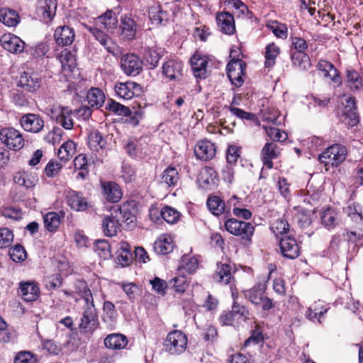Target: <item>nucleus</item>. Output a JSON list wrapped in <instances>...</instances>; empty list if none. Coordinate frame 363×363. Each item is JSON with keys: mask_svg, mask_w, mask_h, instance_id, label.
Listing matches in <instances>:
<instances>
[{"mask_svg": "<svg viewBox=\"0 0 363 363\" xmlns=\"http://www.w3.org/2000/svg\"><path fill=\"white\" fill-rule=\"evenodd\" d=\"M106 144V140L104 139L103 135L99 130H92L89 133L88 145L90 150L93 152L95 157L98 158L99 157L106 156V150L105 147Z\"/></svg>", "mask_w": 363, "mask_h": 363, "instance_id": "6ab92c4d", "label": "nucleus"}, {"mask_svg": "<svg viewBox=\"0 0 363 363\" xmlns=\"http://www.w3.org/2000/svg\"><path fill=\"white\" fill-rule=\"evenodd\" d=\"M11 259L15 262H21L26 259L27 254L25 248L21 244H16L9 250Z\"/></svg>", "mask_w": 363, "mask_h": 363, "instance_id": "0e129e2a", "label": "nucleus"}, {"mask_svg": "<svg viewBox=\"0 0 363 363\" xmlns=\"http://www.w3.org/2000/svg\"><path fill=\"white\" fill-rule=\"evenodd\" d=\"M66 203L67 206L74 211H85L95 210L94 205L88 199L84 197L83 193L74 190H69L66 194Z\"/></svg>", "mask_w": 363, "mask_h": 363, "instance_id": "6e6552de", "label": "nucleus"}, {"mask_svg": "<svg viewBox=\"0 0 363 363\" xmlns=\"http://www.w3.org/2000/svg\"><path fill=\"white\" fill-rule=\"evenodd\" d=\"M40 291L38 284L35 281H21L18 294L24 301L32 302L40 296Z\"/></svg>", "mask_w": 363, "mask_h": 363, "instance_id": "dca6fc26", "label": "nucleus"}, {"mask_svg": "<svg viewBox=\"0 0 363 363\" xmlns=\"http://www.w3.org/2000/svg\"><path fill=\"white\" fill-rule=\"evenodd\" d=\"M290 57L294 67L301 71L308 70L311 66V60L308 54L303 52H293L291 50Z\"/></svg>", "mask_w": 363, "mask_h": 363, "instance_id": "58836bf2", "label": "nucleus"}, {"mask_svg": "<svg viewBox=\"0 0 363 363\" xmlns=\"http://www.w3.org/2000/svg\"><path fill=\"white\" fill-rule=\"evenodd\" d=\"M99 322L96 308H84L79 328L81 333L91 334L99 327Z\"/></svg>", "mask_w": 363, "mask_h": 363, "instance_id": "f8f14e48", "label": "nucleus"}, {"mask_svg": "<svg viewBox=\"0 0 363 363\" xmlns=\"http://www.w3.org/2000/svg\"><path fill=\"white\" fill-rule=\"evenodd\" d=\"M75 39L74 29L68 26H58L54 33V40L60 46H68L73 43Z\"/></svg>", "mask_w": 363, "mask_h": 363, "instance_id": "b1692460", "label": "nucleus"}, {"mask_svg": "<svg viewBox=\"0 0 363 363\" xmlns=\"http://www.w3.org/2000/svg\"><path fill=\"white\" fill-rule=\"evenodd\" d=\"M149 17L152 24L164 25L168 21V13L162 9L161 6L154 5L149 9Z\"/></svg>", "mask_w": 363, "mask_h": 363, "instance_id": "37998d69", "label": "nucleus"}, {"mask_svg": "<svg viewBox=\"0 0 363 363\" xmlns=\"http://www.w3.org/2000/svg\"><path fill=\"white\" fill-rule=\"evenodd\" d=\"M199 267L198 259L194 256L184 255L182 257L179 268L184 269L189 274L196 272Z\"/></svg>", "mask_w": 363, "mask_h": 363, "instance_id": "6e6d98bb", "label": "nucleus"}, {"mask_svg": "<svg viewBox=\"0 0 363 363\" xmlns=\"http://www.w3.org/2000/svg\"><path fill=\"white\" fill-rule=\"evenodd\" d=\"M128 343V337L122 333H111L104 340V346L109 350H121L124 349Z\"/></svg>", "mask_w": 363, "mask_h": 363, "instance_id": "c85d7f7f", "label": "nucleus"}, {"mask_svg": "<svg viewBox=\"0 0 363 363\" xmlns=\"http://www.w3.org/2000/svg\"><path fill=\"white\" fill-rule=\"evenodd\" d=\"M14 363H36L35 355L28 351H21L18 352L13 360Z\"/></svg>", "mask_w": 363, "mask_h": 363, "instance_id": "774afa93", "label": "nucleus"}, {"mask_svg": "<svg viewBox=\"0 0 363 363\" xmlns=\"http://www.w3.org/2000/svg\"><path fill=\"white\" fill-rule=\"evenodd\" d=\"M190 63L194 76L196 78L205 79L207 77V65L208 58L201 52L196 51L190 59Z\"/></svg>", "mask_w": 363, "mask_h": 363, "instance_id": "aec40b11", "label": "nucleus"}, {"mask_svg": "<svg viewBox=\"0 0 363 363\" xmlns=\"http://www.w3.org/2000/svg\"><path fill=\"white\" fill-rule=\"evenodd\" d=\"M346 82L351 90H357L362 86V79L354 69L347 70Z\"/></svg>", "mask_w": 363, "mask_h": 363, "instance_id": "13d9d810", "label": "nucleus"}, {"mask_svg": "<svg viewBox=\"0 0 363 363\" xmlns=\"http://www.w3.org/2000/svg\"><path fill=\"white\" fill-rule=\"evenodd\" d=\"M118 211L121 221L127 228L132 229L136 226L137 217L133 213L134 208L130 202L127 201L121 204Z\"/></svg>", "mask_w": 363, "mask_h": 363, "instance_id": "c756f323", "label": "nucleus"}, {"mask_svg": "<svg viewBox=\"0 0 363 363\" xmlns=\"http://www.w3.org/2000/svg\"><path fill=\"white\" fill-rule=\"evenodd\" d=\"M3 48L11 53H20L24 49V42L18 36L8 33L1 38Z\"/></svg>", "mask_w": 363, "mask_h": 363, "instance_id": "a878e982", "label": "nucleus"}, {"mask_svg": "<svg viewBox=\"0 0 363 363\" xmlns=\"http://www.w3.org/2000/svg\"><path fill=\"white\" fill-rule=\"evenodd\" d=\"M250 313L245 305L240 304L234 298L231 310L223 311L219 315L218 320L223 326H239L242 323L250 319Z\"/></svg>", "mask_w": 363, "mask_h": 363, "instance_id": "7ed1b4c3", "label": "nucleus"}, {"mask_svg": "<svg viewBox=\"0 0 363 363\" xmlns=\"http://www.w3.org/2000/svg\"><path fill=\"white\" fill-rule=\"evenodd\" d=\"M169 284L178 294H184L189 288L187 278L184 275L174 277L169 281Z\"/></svg>", "mask_w": 363, "mask_h": 363, "instance_id": "bf43d9fd", "label": "nucleus"}, {"mask_svg": "<svg viewBox=\"0 0 363 363\" xmlns=\"http://www.w3.org/2000/svg\"><path fill=\"white\" fill-rule=\"evenodd\" d=\"M267 28L279 38L286 39L288 37V28L286 24L272 21L267 24Z\"/></svg>", "mask_w": 363, "mask_h": 363, "instance_id": "5fc2aeb1", "label": "nucleus"}, {"mask_svg": "<svg viewBox=\"0 0 363 363\" xmlns=\"http://www.w3.org/2000/svg\"><path fill=\"white\" fill-rule=\"evenodd\" d=\"M162 218L169 224L177 223L181 217V213L175 208L165 206L160 211Z\"/></svg>", "mask_w": 363, "mask_h": 363, "instance_id": "864d4df0", "label": "nucleus"}, {"mask_svg": "<svg viewBox=\"0 0 363 363\" xmlns=\"http://www.w3.org/2000/svg\"><path fill=\"white\" fill-rule=\"evenodd\" d=\"M267 281L268 278H263L252 288L244 291L245 298L263 312H269L276 306V302L267 295Z\"/></svg>", "mask_w": 363, "mask_h": 363, "instance_id": "f257e3e1", "label": "nucleus"}, {"mask_svg": "<svg viewBox=\"0 0 363 363\" xmlns=\"http://www.w3.org/2000/svg\"><path fill=\"white\" fill-rule=\"evenodd\" d=\"M106 108L118 116H130L132 114V111L128 106H123L113 99L108 101Z\"/></svg>", "mask_w": 363, "mask_h": 363, "instance_id": "603ef678", "label": "nucleus"}, {"mask_svg": "<svg viewBox=\"0 0 363 363\" xmlns=\"http://www.w3.org/2000/svg\"><path fill=\"white\" fill-rule=\"evenodd\" d=\"M179 180V174L177 169L171 165L169 166L162 173V181L169 186H174Z\"/></svg>", "mask_w": 363, "mask_h": 363, "instance_id": "4d7b16f0", "label": "nucleus"}, {"mask_svg": "<svg viewBox=\"0 0 363 363\" xmlns=\"http://www.w3.org/2000/svg\"><path fill=\"white\" fill-rule=\"evenodd\" d=\"M121 67L125 74L135 77L142 72L143 62L137 55L128 53L122 56Z\"/></svg>", "mask_w": 363, "mask_h": 363, "instance_id": "9d476101", "label": "nucleus"}, {"mask_svg": "<svg viewBox=\"0 0 363 363\" xmlns=\"http://www.w3.org/2000/svg\"><path fill=\"white\" fill-rule=\"evenodd\" d=\"M114 89L119 98L125 100L139 96L143 92L142 86L132 81L117 82L115 84Z\"/></svg>", "mask_w": 363, "mask_h": 363, "instance_id": "9b49d317", "label": "nucleus"}, {"mask_svg": "<svg viewBox=\"0 0 363 363\" xmlns=\"http://www.w3.org/2000/svg\"><path fill=\"white\" fill-rule=\"evenodd\" d=\"M94 251L104 259H108L112 257L111 247L106 240H96L94 242Z\"/></svg>", "mask_w": 363, "mask_h": 363, "instance_id": "3c124183", "label": "nucleus"}, {"mask_svg": "<svg viewBox=\"0 0 363 363\" xmlns=\"http://www.w3.org/2000/svg\"><path fill=\"white\" fill-rule=\"evenodd\" d=\"M238 52L231 50L230 57L231 60L227 65L228 77L231 83L237 87H240L244 82L243 77L245 75L246 64L240 60L236 59Z\"/></svg>", "mask_w": 363, "mask_h": 363, "instance_id": "39448f33", "label": "nucleus"}, {"mask_svg": "<svg viewBox=\"0 0 363 363\" xmlns=\"http://www.w3.org/2000/svg\"><path fill=\"white\" fill-rule=\"evenodd\" d=\"M281 255L286 259H295L301 254V245L293 235H284L278 240Z\"/></svg>", "mask_w": 363, "mask_h": 363, "instance_id": "0eeeda50", "label": "nucleus"}, {"mask_svg": "<svg viewBox=\"0 0 363 363\" xmlns=\"http://www.w3.org/2000/svg\"><path fill=\"white\" fill-rule=\"evenodd\" d=\"M344 116L345 120H348L347 123L349 125L354 126L358 123L359 114L357 113V106L354 97H349L347 100L344 110Z\"/></svg>", "mask_w": 363, "mask_h": 363, "instance_id": "f704fd0d", "label": "nucleus"}, {"mask_svg": "<svg viewBox=\"0 0 363 363\" xmlns=\"http://www.w3.org/2000/svg\"><path fill=\"white\" fill-rule=\"evenodd\" d=\"M174 243L172 238L167 235L160 236L155 242L153 249L158 255H167L173 251Z\"/></svg>", "mask_w": 363, "mask_h": 363, "instance_id": "c9c22d12", "label": "nucleus"}, {"mask_svg": "<svg viewBox=\"0 0 363 363\" xmlns=\"http://www.w3.org/2000/svg\"><path fill=\"white\" fill-rule=\"evenodd\" d=\"M164 50L157 47L148 48L144 52V59L150 69H154L163 56Z\"/></svg>", "mask_w": 363, "mask_h": 363, "instance_id": "a19ab883", "label": "nucleus"}, {"mask_svg": "<svg viewBox=\"0 0 363 363\" xmlns=\"http://www.w3.org/2000/svg\"><path fill=\"white\" fill-rule=\"evenodd\" d=\"M216 19L217 25L223 33L230 35L235 33V18L230 12H218L216 14Z\"/></svg>", "mask_w": 363, "mask_h": 363, "instance_id": "4be33fe9", "label": "nucleus"}, {"mask_svg": "<svg viewBox=\"0 0 363 363\" xmlns=\"http://www.w3.org/2000/svg\"><path fill=\"white\" fill-rule=\"evenodd\" d=\"M347 147L340 143H334L320 153L318 159H345L347 155Z\"/></svg>", "mask_w": 363, "mask_h": 363, "instance_id": "2f4dec72", "label": "nucleus"}, {"mask_svg": "<svg viewBox=\"0 0 363 363\" xmlns=\"http://www.w3.org/2000/svg\"><path fill=\"white\" fill-rule=\"evenodd\" d=\"M316 67L318 70L324 73L325 77L330 78L333 82H340V77L339 76L337 69L330 62L325 60H320Z\"/></svg>", "mask_w": 363, "mask_h": 363, "instance_id": "ea45409f", "label": "nucleus"}, {"mask_svg": "<svg viewBox=\"0 0 363 363\" xmlns=\"http://www.w3.org/2000/svg\"><path fill=\"white\" fill-rule=\"evenodd\" d=\"M237 269L230 263L218 262L214 274V279L223 284H233L235 281L234 274Z\"/></svg>", "mask_w": 363, "mask_h": 363, "instance_id": "4468645a", "label": "nucleus"}, {"mask_svg": "<svg viewBox=\"0 0 363 363\" xmlns=\"http://www.w3.org/2000/svg\"><path fill=\"white\" fill-rule=\"evenodd\" d=\"M101 193L104 199L109 203H116L121 201L123 191L120 186L115 182L101 181Z\"/></svg>", "mask_w": 363, "mask_h": 363, "instance_id": "a211bd4d", "label": "nucleus"}, {"mask_svg": "<svg viewBox=\"0 0 363 363\" xmlns=\"http://www.w3.org/2000/svg\"><path fill=\"white\" fill-rule=\"evenodd\" d=\"M344 211L352 220H359L360 222L363 223V212L359 203L355 202L349 203L344 208Z\"/></svg>", "mask_w": 363, "mask_h": 363, "instance_id": "e2e57ef3", "label": "nucleus"}, {"mask_svg": "<svg viewBox=\"0 0 363 363\" xmlns=\"http://www.w3.org/2000/svg\"><path fill=\"white\" fill-rule=\"evenodd\" d=\"M264 341V335L262 327L256 324L254 329L251 332L250 336L245 341L244 346L247 347L251 343L259 344Z\"/></svg>", "mask_w": 363, "mask_h": 363, "instance_id": "338daca9", "label": "nucleus"}, {"mask_svg": "<svg viewBox=\"0 0 363 363\" xmlns=\"http://www.w3.org/2000/svg\"><path fill=\"white\" fill-rule=\"evenodd\" d=\"M116 251L117 260L122 267L130 265L133 261V254L130 245L127 242H121Z\"/></svg>", "mask_w": 363, "mask_h": 363, "instance_id": "72a5a7b5", "label": "nucleus"}, {"mask_svg": "<svg viewBox=\"0 0 363 363\" xmlns=\"http://www.w3.org/2000/svg\"><path fill=\"white\" fill-rule=\"evenodd\" d=\"M59 213L64 217L65 212L64 211H60L59 213L50 211L44 216V227L48 231L55 233L58 230L61 223V217Z\"/></svg>", "mask_w": 363, "mask_h": 363, "instance_id": "e433bc0d", "label": "nucleus"}, {"mask_svg": "<svg viewBox=\"0 0 363 363\" xmlns=\"http://www.w3.org/2000/svg\"><path fill=\"white\" fill-rule=\"evenodd\" d=\"M20 124L24 130L38 133L43 129L45 122L38 114L27 113L21 117Z\"/></svg>", "mask_w": 363, "mask_h": 363, "instance_id": "f3484780", "label": "nucleus"}, {"mask_svg": "<svg viewBox=\"0 0 363 363\" xmlns=\"http://www.w3.org/2000/svg\"><path fill=\"white\" fill-rule=\"evenodd\" d=\"M271 231L274 234L275 237L279 240V236L289 235L291 228L288 220L284 218H279L274 220L270 225Z\"/></svg>", "mask_w": 363, "mask_h": 363, "instance_id": "c03bdc74", "label": "nucleus"}, {"mask_svg": "<svg viewBox=\"0 0 363 363\" xmlns=\"http://www.w3.org/2000/svg\"><path fill=\"white\" fill-rule=\"evenodd\" d=\"M88 105L96 109L100 108L104 103L105 95L99 88H91L86 94Z\"/></svg>", "mask_w": 363, "mask_h": 363, "instance_id": "de8ad7c7", "label": "nucleus"}, {"mask_svg": "<svg viewBox=\"0 0 363 363\" xmlns=\"http://www.w3.org/2000/svg\"><path fill=\"white\" fill-rule=\"evenodd\" d=\"M94 23L95 26L108 30L116 28L118 19L112 10H108L103 15L97 17Z\"/></svg>", "mask_w": 363, "mask_h": 363, "instance_id": "4c0bfd02", "label": "nucleus"}, {"mask_svg": "<svg viewBox=\"0 0 363 363\" xmlns=\"http://www.w3.org/2000/svg\"><path fill=\"white\" fill-rule=\"evenodd\" d=\"M14 235L11 230L6 227L0 228V249H5L11 246Z\"/></svg>", "mask_w": 363, "mask_h": 363, "instance_id": "680f3d73", "label": "nucleus"}, {"mask_svg": "<svg viewBox=\"0 0 363 363\" xmlns=\"http://www.w3.org/2000/svg\"><path fill=\"white\" fill-rule=\"evenodd\" d=\"M216 153L215 145L208 140L199 141L194 147V154L197 159H213Z\"/></svg>", "mask_w": 363, "mask_h": 363, "instance_id": "7c9ffc66", "label": "nucleus"}, {"mask_svg": "<svg viewBox=\"0 0 363 363\" xmlns=\"http://www.w3.org/2000/svg\"><path fill=\"white\" fill-rule=\"evenodd\" d=\"M224 228L230 234L239 237L243 245L250 246L252 243L255 226L250 222L228 218L224 221Z\"/></svg>", "mask_w": 363, "mask_h": 363, "instance_id": "f03ea898", "label": "nucleus"}, {"mask_svg": "<svg viewBox=\"0 0 363 363\" xmlns=\"http://www.w3.org/2000/svg\"><path fill=\"white\" fill-rule=\"evenodd\" d=\"M72 113V111L67 106H53L50 109L48 114L57 124L66 130H71L74 126Z\"/></svg>", "mask_w": 363, "mask_h": 363, "instance_id": "1a4fd4ad", "label": "nucleus"}, {"mask_svg": "<svg viewBox=\"0 0 363 363\" xmlns=\"http://www.w3.org/2000/svg\"><path fill=\"white\" fill-rule=\"evenodd\" d=\"M263 128H264L266 133L273 141L284 142L288 138L287 133L285 131L277 128L263 125Z\"/></svg>", "mask_w": 363, "mask_h": 363, "instance_id": "69168bd1", "label": "nucleus"}, {"mask_svg": "<svg viewBox=\"0 0 363 363\" xmlns=\"http://www.w3.org/2000/svg\"><path fill=\"white\" fill-rule=\"evenodd\" d=\"M57 59L64 70H71L76 65L75 55L72 51L67 49L62 50L57 55Z\"/></svg>", "mask_w": 363, "mask_h": 363, "instance_id": "09e8293b", "label": "nucleus"}, {"mask_svg": "<svg viewBox=\"0 0 363 363\" xmlns=\"http://www.w3.org/2000/svg\"><path fill=\"white\" fill-rule=\"evenodd\" d=\"M182 64L181 62L169 60L162 65V74L170 80L179 79L182 75Z\"/></svg>", "mask_w": 363, "mask_h": 363, "instance_id": "473e14b6", "label": "nucleus"}, {"mask_svg": "<svg viewBox=\"0 0 363 363\" xmlns=\"http://www.w3.org/2000/svg\"><path fill=\"white\" fill-rule=\"evenodd\" d=\"M101 29L102 28L95 26L89 28V32L94 36L95 39L98 40L108 52L116 55L118 53V47L108 35L101 30Z\"/></svg>", "mask_w": 363, "mask_h": 363, "instance_id": "412c9836", "label": "nucleus"}, {"mask_svg": "<svg viewBox=\"0 0 363 363\" xmlns=\"http://www.w3.org/2000/svg\"><path fill=\"white\" fill-rule=\"evenodd\" d=\"M120 29L125 40H133L136 36L138 25L133 18L125 15L121 18Z\"/></svg>", "mask_w": 363, "mask_h": 363, "instance_id": "393cba45", "label": "nucleus"}, {"mask_svg": "<svg viewBox=\"0 0 363 363\" xmlns=\"http://www.w3.org/2000/svg\"><path fill=\"white\" fill-rule=\"evenodd\" d=\"M121 224L118 220L113 216H106L101 221L103 232L106 236L112 237L117 234Z\"/></svg>", "mask_w": 363, "mask_h": 363, "instance_id": "79ce46f5", "label": "nucleus"}, {"mask_svg": "<svg viewBox=\"0 0 363 363\" xmlns=\"http://www.w3.org/2000/svg\"><path fill=\"white\" fill-rule=\"evenodd\" d=\"M77 153V145L72 140H67L62 144L58 149L57 155L59 159H69L75 156Z\"/></svg>", "mask_w": 363, "mask_h": 363, "instance_id": "8fccbe9b", "label": "nucleus"}, {"mask_svg": "<svg viewBox=\"0 0 363 363\" xmlns=\"http://www.w3.org/2000/svg\"><path fill=\"white\" fill-rule=\"evenodd\" d=\"M219 181L217 172L210 167H203L197 178V183L200 189L204 191H211L216 188Z\"/></svg>", "mask_w": 363, "mask_h": 363, "instance_id": "ddd939ff", "label": "nucleus"}, {"mask_svg": "<svg viewBox=\"0 0 363 363\" xmlns=\"http://www.w3.org/2000/svg\"><path fill=\"white\" fill-rule=\"evenodd\" d=\"M0 141L9 150L18 151L25 144L22 133L13 128L5 127L0 130Z\"/></svg>", "mask_w": 363, "mask_h": 363, "instance_id": "423d86ee", "label": "nucleus"}, {"mask_svg": "<svg viewBox=\"0 0 363 363\" xmlns=\"http://www.w3.org/2000/svg\"><path fill=\"white\" fill-rule=\"evenodd\" d=\"M206 206L209 211L216 216H220L225 213L230 215V208L218 196H208Z\"/></svg>", "mask_w": 363, "mask_h": 363, "instance_id": "bb28decb", "label": "nucleus"}, {"mask_svg": "<svg viewBox=\"0 0 363 363\" xmlns=\"http://www.w3.org/2000/svg\"><path fill=\"white\" fill-rule=\"evenodd\" d=\"M57 0H39L36 13L45 22H50L55 16Z\"/></svg>", "mask_w": 363, "mask_h": 363, "instance_id": "5701e85b", "label": "nucleus"}, {"mask_svg": "<svg viewBox=\"0 0 363 363\" xmlns=\"http://www.w3.org/2000/svg\"><path fill=\"white\" fill-rule=\"evenodd\" d=\"M187 345L186 335L180 330H173L164 339L163 350L169 355L178 356L185 352Z\"/></svg>", "mask_w": 363, "mask_h": 363, "instance_id": "20e7f679", "label": "nucleus"}, {"mask_svg": "<svg viewBox=\"0 0 363 363\" xmlns=\"http://www.w3.org/2000/svg\"><path fill=\"white\" fill-rule=\"evenodd\" d=\"M280 52V48L274 43H270L266 46L264 52V67L266 68L270 69L275 65L277 57Z\"/></svg>", "mask_w": 363, "mask_h": 363, "instance_id": "a18cd8bd", "label": "nucleus"}, {"mask_svg": "<svg viewBox=\"0 0 363 363\" xmlns=\"http://www.w3.org/2000/svg\"><path fill=\"white\" fill-rule=\"evenodd\" d=\"M0 21L6 26L15 27L20 22V17L16 11L3 8L0 9Z\"/></svg>", "mask_w": 363, "mask_h": 363, "instance_id": "49530a36", "label": "nucleus"}, {"mask_svg": "<svg viewBox=\"0 0 363 363\" xmlns=\"http://www.w3.org/2000/svg\"><path fill=\"white\" fill-rule=\"evenodd\" d=\"M320 219L321 225L330 230L337 227L341 222L340 211L332 206L323 208L320 211Z\"/></svg>", "mask_w": 363, "mask_h": 363, "instance_id": "2eb2a0df", "label": "nucleus"}, {"mask_svg": "<svg viewBox=\"0 0 363 363\" xmlns=\"http://www.w3.org/2000/svg\"><path fill=\"white\" fill-rule=\"evenodd\" d=\"M262 159H274L280 157L281 152L274 142L267 143L262 150Z\"/></svg>", "mask_w": 363, "mask_h": 363, "instance_id": "052dcab7", "label": "nucleus"}, {"mask_svg": "<svg viewBox=\"0 0 363 363\" xmlns=\"http://www.w3.org/2000/svg\"><path fill=\"white\" fill-rule=\"evenodd\" d=\"M41 79L37 74L24 72L21 74L18 85L28 91L33 92L40 86Z\"/></svg>", "mask_w": 363, "mask_h": 363, "instance_id": "cd10ccee", "label": "nucleus"}]
</instances>
